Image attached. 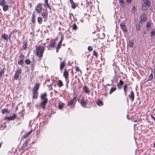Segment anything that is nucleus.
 <instances>
[{
	"instance_id": "1",
	"label": "nucleus",
	"mask_w": 155,
	"mask_h": 155,
	"mask_svg": "<svg viewBox=\"0 0 155 155\" xmlns=\"http://www.w3.org/2000/svg\"><path fill=\"white\" fill-rule=\"evenodd\" d=\"M47 95L46 93H44L41 94V100L40 103V107L43 109L45 108V105L47 104L48 99L47 97Z\"/></svg>"
},
{
	"instance_id": "2",
	"label": "nucleus",
	"mask_w": 155,
	"mask_h": 155,
	"mask_svg": "<svg viewBox=\"0 0 155 155\" xmlns=\"http://www.w3.org/2000/svg\"><path fill=\"white\" fill-rule=\"evenodd\" d=\"M36 54L38 58H41L43 56V53L45 51L44 47L42 46H37L36 47Z\"/></svg>"
},
{
	"instance_id": "3",
	"label": "nucleus",
	"mask_w": 155,
	"mask_h": 155,
	"mask_svg": "<svg viewBox=\"0 0 155 155\" xmlns=\"http://www.w3.org/2000/svg\"><path fill=\"white\" fill-rule=\"evenodd\" d=\"M143 1L144 2V3L142 6V10H145L150 6V3L149 2V1Z\"/></svg>"
},
{
	"instance_id": "4",
	"label": "nucleus",
	"mask_w": 155,
	"mask_h": 155,
	"mask_svg": "<svg viewBox=\"0 0 155 155\" xmlns=\"http://www.w3.org/2000/svg\"><path fill=\"white\" fill-rule=\"evenodd\" d=\"M42 5L41 3H38L35 7V10L37 13L41 12L42 10Z\"/></svg>"
},
{
	"instance_id": "5",
	"label": "nucleus",
	"mask_w": 155,
	"mask_h": 155,
	"mask_svg": "<svg viewBox=\"0 0 155 155\" xmlns=\"http://www.w3.org/2000/svg\"><path fill=\"white\" fill-rule=\"evenodd\" d=\"M22 70L20 69H18L16 71L14 76V79L17 80L19 78V74L21 73Z\"/></svg>"
},
{
	"instance_id": "6",
	"label": "nucleus",
	"mask_w": 155,
	"mask_h": 155,
	"mask_svg": "<svg viewBox=\"0 0 155 155\" xmlns=\"http://www.w3.org/2000/svg\"><path fill=\"white\" fill-rule=\"evenodd\" d=\"M83 91L86 94L89 95L90 93V91L89 87L86 86L84 85L83 87Z\"/></svg>"
},
{
	"instance_id": "7",
	"label": "nucleus",
	"mask_w": 155,
	"mask_h": 155,
	"mask_svg": "<svg viewBox=\"0 0 155 155\" xmlns=\"http://www.w3.org/2000/svg\"><path fill=\"white\" fill-rule=\"evenodd\" d=\"M48 13L47 11H45V12H43L41 14V15L43 17V18H44V21H47V19Z\"/></svg>"
},
{
	"instance_id": "8",
	"label": "nucleus",
	"mask_w": 155,
	"mask_h": 155,
	"mask_svg": "<svg viewBox=\"0 0 155 155\" xmlns=\"http://www.w3.org/2000/svg\"><path fill=\"white\" fill-rule=\"evenodd\" d=\"M63 38L62 37H61V39L59 41L58 45L56 47V51L57 53L58 52V51L59 49H60L61 46V44L62 43V40H63Z\"/></svg>"
},
{
	"instance_id": "9",
	"label": "nucleus",
	"mask_w": 155,
	"mask_h": 155,
	"mask_svg": "<svg viewBox=\"0 0 155 155\" xmlns=\"http://www.w3.org/2000/svg\"><path fill=\"white\" fill-rule=\"evenodd\" d=\"M16 117V114H14L11 117H6L5 118V119H7L8 120H13L15 119Z\"/></svg>"
},
{
	"instance_id": "10",
	"label": "nucleus",
	"mask_w": 155,
	"mask_h": 155,
	"mask_svg": "<svg viewBox=\"0 0 155 155\" xmlns=\"http://www.w3.org/2000/svg\"><path fill=\"white\" fill-rule=\"evenodd\" d=\"M76 102V97H74L73 99H72L68 104V105L71 106H74Z\"/></svg>"
},
{
	"instance_id": "11",
	"label": "nucleus",
	"mask_w": 155,
	"mask_h": 155,
	"mask_svg": "<svg viewBox=\"0 0 155 155\" xmlns=\"http://www.w3.org/2000/svg\"><path fill=\"white\" fill-rule=\"evenodd\" d=\"M124 84V82L121 80H120L119 82L117 84V85L118 89H120L122 88V86Z\"/></svg>"
},
{
	"instance_id": "12",
	"label": "nucleus",
	"mask_w": 155,
	"mask_h": 155,
	"mask_svg": "<svg viewBox=\"0 0 155 155\" xmlns=\"http://www.w3.org/2000/svg\"><path fill=\"white\" fill-rule=\"evenodd\" d=\"M80 104L83 107H85L86 105L87 104V102L86 101L84 100V97H83L81 99L80 101Z\"/></svg>"
},
{
	"instance_id": "13",
	"label": "nucleus",
	"mask_w": 155,
	"mask_h": 155,
	"mask_svg": "<svg viewBox=\"0 0 155 155\" xmlns=\"http://www.w3.org/2000/svg\"><path fill=\"white\" fill-rule=\"evenodd\" d=\"M120 26L124 32H126L127 31L125 24L124 23L122 22L120 24Z\"/></svg>"
},
{
	"instance_id": "14",
	"label": "nucleus",
	"mask_w": 155,
	"mask_h": 155,
	"mask_svg": "<svg viewBox=\"0 0 155 155\" xmlns=\"http://www.w3.org/2000/svg\"><path fill=\"white\" fill-rule=\"evenodd\" d=\"M68 76V73L66 69H65L63 73V76L65 78L66 80Z\"/></svg>"
},
{
	"instance_id": "15",
	"label": "nucleus",
	"mask_w": 155,
	"mask_h": 155,
	"mask_svg": "<svg viewBox=\"0 0 155 155\" xmlns=\"http://www.w3.org/2000/svg\"><path fill=\"white\" fill-rule=\"evenodd\" d=\"M129 97L131 99V101H133L134 99V94L132 91H131L130 94L129 95Z\"/></svg>"
},
{
	"instance_id": "16",
	"label": "nucleus",
	"mask_w": 155,
	"mask_h": 155,
	"mask_svg": "<svg viewBox=\"0 0 155 155\" xmlns=\"http://www.w3.org/2000/svg\"><path fill=\"white\" fill-rule=\"evenodd\" d=\"M9 37L7 35L5 34H3L2 36V38L6 41H8Z\"/></svg>"
},
{
	"instance_id": "17",
	"label": "nucleus",
	"mask_w": 155,
	"mask_h": 155,
	"mask_svg": "<svg viewBox=\"0 0 155 155\" xmlns=\"http://www.w3.org/2000/svg\"><path fill=\"white\" fill-rule=\"evenodd\" d=\"M40 86V84H36L35 86H34L33 91H38V90L39 89Z\"/></svg>"
},
{
	"instance_id": "18",
	"label": "nucleus",
	"mask_w": 155,
	"mask_h": 155,
	"mask_svg": "<svg viewBox=\"0 0 155 155\" xmlns=\"http://www.w3.org/2000/svg\"><path fill=\"white\" fill-rule=\"evenodd\" d=\"M2 114L5 113L9 114L10 113V111L7 109H2Z\"/></svg>"
},
{
	"instance_id": "19",
	"label": "nucleus",
	"mask_w": 155,
	"mask_h": 155,
	"mask_svg": "<svg viewBox=\"0 0 155 155\" xmlns=\"http://www.w3.org/2000/svg\"><path fill=\"white\" fill-rule=\"evenodd\" d=\"M33 99H36L38 94V91H33Z\"/></svg>"
},
{
	"instance_id": "20",
	"label": "nucleus",
	"mask_w": 155,
	"mask_h": 155,
	"mask_svg": "<svg viewBox=\"0 0 155 155\" xmlns=\"http://www.w3.org/2000/svg\"><path fill=\"white\" fill-rule=\"evenodd\" d=\"M127 84H126L123 87V89L124 91V94L125 96L127 95V91L128 90L127 87Z\"/></svg>"
},
{
	"instance_id": "21",
	"label": "nucleus",
	"mask_w": 155,
	"mask_h": 155,
	"mask_svg": "<svg viewBox=\"0 0 155 155\" xmlns=\"http://www.w3.org/2000/svg\"><path fill=\"white\" fill-rule=\"evenodd\" d=\"M65 65V62L64 61H63L60 63V68L61 70L63 68Z\"/></svg>"
},
{
	"instance_id": "22",
	"label": "nucleus",
	"mask_w": 155,
	"mask_h": 155,
	"mask_svg": "<svg viewBox=\"0 0 155 155\" xmlns=\"http://www.w3.org/2000/svg\"><path fill=\"white\" fill-rule=\"evenodd\" d=\"M70 2L71 4L72 8L74 9L76 7V4L74 3L73 0H70Z\"/></svg>"
},
{
	"instance_id": "23",
	"label": "nucleus",
	"mask_w": 155,
	"mask_h": 155,
	"mask_svg": "<svg viewBox=\"0 0 155 155\" xmlns=\"http://www.w3.org/2000/svg\"><path fill=\"white\" fill-rule=\"evenodd\" d=\"M141 19L143 21H144L147 20V18L145 15L144 14H143L141 15Z\"/></svg>"
},
{
	"instance_id": "24",
	"label": "nucleus",
	"mask_w": 155,
	"mask_h": 155,
	"mask_svg": "<svg viewBox=\"0 0 155 155\" xmlns=\"http://www.w3.org/2000/svg\"><path fill=\"white\" fill-rule=\"evenodd\" d=\"M146 28L148 31H150L151 29L150 23L149 21H147V23Z\"/></svg>"
},
{
	"instance_id": "25",
	"label": "nucleus",
	"mask_w": 155,
	"mask_h": 155,
	"mask_svg": "<svg viewBox=\"0 0 155 155\" xmlns=\"http://www.w3.org/2000/svg\"><path fill=\"white\" fill-rule=\"evenodd\" d=\"M30 140V139H28L25 140V142L24 143L23 145V146L24 148L28 146V143L29 141Z\"/></svg>"
},
{
	"instance_id": "26",
	"label": "nucleus",
	"mask_w": 155,
	"mask_h": 155,
	"mask_svg": "<svg viewBox=\"0 0 155 155\" xmlns=\"http://www.w3.org/2000/svg\"><path fill=\"white\" fill-rule=\"evenodd\" d=\"M32 131H30L28 132L27 133H26V134H25L23 136V138L24 139H25L26 138V137H28L30 134H31Z\"/></svg>"
},
{
	"instance_id": "27",
	"label": "nucleus",
	"mask_w": 155,
	"mask_h": 155,
	"mask_svg": "<svg viewBox=\"0 0 155 155\" xmlns=\"http://www.w3.org/2000/svg\"><path fill=\"white\" fill-rule=\"evenodd\" d=\"M3 7V10L5 12H6L8 9V6L7 5H4Z\"/></svg>"
},
{
	"instance_id": "28",
	"label": "nucleus",
	"mask_w": 155,
	"mask_h": 155,
	"mask_svg": "<svg viewBox=\"0 0 155 155\" xmlns=\"http://www.w3.org/2000/svg\"><path fill=\"white\" fill-rule=\"evenodd\" d=\"M27 46V44L26 41H24L23 43V45L22 46V49L25 50L26 49Z\"/></svg>"
},
{
	"instance_id": "29",
	"label": "nucleus",
	"mask_w": 155,
	"mask_h": 155,
	"mask_svg": "<svg viewBox=\"0 0 155 155\" xmlns=\"http://www.w3.org/2000/svg\"><path fill=\"white\" fill-rule=\"evenodd\" d=\"M63 85L62 82L61 80H59L58 83V87H61Z\"/></svg>"
},
{
	"instance_id": "30",
	"label": "nucleus",
	"mask_w": 155,
	"mask_h": 155,
	"mask_svg": "<svg viewBox=\"0 0 155 155\" xmlns=\"http://www.w3.org/2000/svg\"><path fill=\"white\" fill-rule=\"evenodd\" d=\"M56 45V43L55 42H53L50 44L48 45V47H50L51 48H54L55 47Z\"/></svg>"
},
{
	"instance_id": "31",
	"label": "nucleus",
	"mask_w": 155,
	"mask_h": 155,
	"mask_svg": "<svg viewBox=\"0 0 155 155\" xmlns=\"http://www.w3.org/2000/svg\"><path fill=\"white\" fill-rule=\"evenodd\" d=\"M134 45V43L133 41H130L129 42V44L128 45V46L130 47H133Z\"/></svg>"
},
{
	"instance_id": "32",
	"label": "nucleus",
	"mask_w": 155,
	"mask_h": 155,
	"mask_svg": "<svg viewBox=\"0 0 155 155\" xmlns=\"http://www.w3.org/2000/svg\"><path fill=\"white\" fill-rule=\"evenodd\" d=\"M117 89L116 87H111L109 92V94H111L113 92L115 91Z\"/></svg>"
},
{
	"instance_id": "33",
	"label": "nucleus",
	"mask_w": 155,
	"mask_h": 155,
	"mask_svg": "<svg viewBox=\"0 0 155 155\" xmlns=\"http://www.w3.org/2000/svg\"><path fill=\"white\" fill-rule=\"evenodd\" d=\"M38 22L39 24H41L42 22V18L41 17H39L38 18Z\"/></svg>"
},
{
	"instance_id": "34",
	"label": "nucleus",
	"mask_w": 155,
	"mask_h": 155,
	"mask_svg": "<svg viewBox=\"0 0 155 155\" xmlns=\"http://www.w3.org/2000/svg\"><path fill=\"white\" fill-rule=\"evenodd\" d=\"M5 3V0H0V6H3Z\"/></svg>"
},
{
	"instance_id": "35",
	"label": "nucleus",
	"mask_w": 155,
	"mask_h": 155,
	"mask_svg": "<svg viewBox=\"0 0 155 155\" xmlns=\"http://www.w3.org/2000/svg\"><path fill=\"white\" fill-rule=\"evenodd\" d=\"M35 15L34 14V13L33 12L32 16V21L33 23H35Z\"/></svg>"
},
{
	"instance_id": "36",
	"label": "nucleus",
	"mask_w": 155,
	"mask_h": 155,
	"mask_svg": "<svg viewBox=\"0 0 155 155\" xmlns=\"http://www.w3.org/2000/svg\"><path fill=\"white\" fill-rule=\"evenodd\" d=\"M155 35V30L154 29L152 30L151 31V37H153V35Z\"/></svg>"
},
{
	"instance_id": "37",
	"label": "nucleus",
	"mask_w": 155,
	"mask_h": 155,
	"mask_svg": "<svg viewBox=\"0 0 155 155\" xmlns=\"http://www.w3.org/2000/svg\"><path fill=\"white\" fill-rule=\"evenodd\" d=\"M153 78V76L152 74H150L149 76V77L148 79V80L149 81H151Z\"/></svg>"
},
{
	"instance_id": "38",
	"label": "nucleus",
	"mask_w": 155,
	"mask_h": 155,
	"mask_svg": "<svg viewBox=\"0 0 155 155\" xmlns=\"http://www.w3.org/2000/svg\"><path fill=\"white\" fill-rule=\"evenodd\" d=\"M24 64L23 60H19L18 62V64L19 65H22Z\"/></svg>"
},
{
	"instance_id": "39",
	"label": "nucleus",
	"mask_w": 155,
	"mask_h": 155,
	"mask_svg": "<svg viewBox=\"0 0 155 155\" xmlns=\"http://www.w3.org/2000/svg\"><path fill=\"white\" fill-rule=\"evenodd\" d=\"M96 104L97 105L100 106H101L102 105V102L101 101H99L97 102H96Z\"/></svg>"
},
{
	"instance_id": "40",
	"label": "nucleus",
	"mask_w": 155,
	"mask_h": 155,
	"mask_svg": "<svg viewBox=\"0 0 155 155\" xmlns=\"http://www.w3.org/2000/svg\"><path fill=\"white\" fill-rule=\"evenodd\" d=\"M19 57H20V58L21 59V60H23L24 59V55L22 53H21L20 54Z\"/></svg>"
},
{
	"instance_id": "41",
	"label": "nucleus",
	"mask_w": 155,
	"mask_h": 155,
	"mask_svg": "<svg viewBox=\"0 0 155 155\" xmlns=\"http://www.w3.org/2000/svg\"><path fill=\"white\" fill-rule=\"evenodd\" d=\"M25 63L26 64H29L30 63V61L29 59H27L25 60Z\"/></svg>"
},
{
	"instance_id": "42",
	"label": "nucleus",
	"mask_w": 155,
	"mask_h": 155,
	"mask_svg": "<svg viewBox=\"0 0 155 155\" xmlns=\"http://www.w3.org/2000/svg\"><path fill=\"white\" fill-rule=\"evenodd\" d=\"M72 28L74 30H75L77 28V26L75 24H74L72 25Z\"/></svg>"
},
{
	"instance_id": "43",
	"label": "nucleus",
	"mask_w": 155,
	"mask_h": 155,
	"mask_svg": "<svg viewBox=\"0 0 155 155\" xmlns=\"http://www.w3.org/2000/svg\"><path fill=\"white\" fill-rule=\"evenodd\" d=\"M140 28L141 26L140 24H137V25L136 28L137 30H139L140 29Z\"/></svg>"
},
{
	"instance_id": "44",
	"label": "nucleus",
	"mask_w": 155,
	"mask_h": 155,
	"mask_svg": "<svg viewBox=\"0 0 155 155\" xmlns=\"http://www.w3.org/2000/svg\"><path fill=\"white\" fill-rule=\"evenodd\" d=\"M93 55H94L96 57H97V52L95 51L94 50L93 51Z\"/></svg>"
},
{
	"instance_id": "45",
	"label": "nucleus",
	"mask_w": 155,
	"mask_h": 155,
	"mask_svg": "<svg viewBox=\"0 0 155 155\" xmlns=\"http://www.w3.org/2000/svg\"><path fill=\"white\" fill-rule=\"evenodd\" d=\"M93 47L92 46H89L88 47L87 49L88 50L90 51H91L93 49Z\"/></svg>"
},
{
	"instance_id": "46",
	"label": "nucleus",
	"mask_w": 155,
	"mask_h": 155,
	"mask_svg": "<svg viewBox=\"0 0 155 155\" xmlns=\"http://www.w3.org/2000/svg\"><path fill=\"white\" fill-rule=\"evenodd\" d=\"M45 4L47 7L49 9L51 10V8L48 4V2L45 3Z\"/></svg>"
},
{
	"instance_id": "47",
	"label": "nucleus",
	"mask_w": 155,
	"mask_h": 155,
	"mask_svg": "<svg viewBox=\"0 0 155 155\" xmlns=\"http://www.w3.org/2000/svg\"><path fill=\"white\" fill-rule=\"evenodd\" d=\"M63 106L61 104H60L58 105V108L59 109H61L63 107Z\"/></svg>"
},
{
	"instance_id": "48",
	"label": "nucleus",
	"mask_w": 155,
	"mask_h": 155,
	"mask_svg": "<svg viewBox=\"0 0 155 155\" xmlns=\"http://www.w3.org/2000/svg\"><path fill=\"white\" fill-rule=\"evenodd\" d=\"M120 5L123 7H124V2H120Z\"/></svg>"
},
{
	"instance_id": "49",
	"label": "nucleus",
	"mask_w": 155,
	"mask_h": 155,
	"mask_svg": "<svg viewBox=\"0 0 155 155\" xmlns=\"http://www.w3.org/2000/svg\"><path fill=\"white\" fill-rule=\"evenodd\" d=\"M75 69L76 71H80V70L78 67H77L75 68Z\"/></svg>"
},
{
	"instance_id": "50",
	"label": "nucleus",
	"mask_w": 155,
	"mask_h": 155,
	"mask_svg": "<svg viewBox=\"0 0 155 155\" xmlns=\"http://www.w3.org/2000/svg\"><path fill=\"white\" fill-rule=\"evenodd\" d=\"M135 6H133V7H132V11L133 12H135Z\"/></svg>"
},
{
	"instance_id": "51",
	"label": "nucleus",
	"mask_w": 155,
	"mask_h": 155,
	"mask_svg": "<svg viewBox=\"0 0 155 155\" xmlns=\"http://www.w3.org/2000/svg\"><path fill=\"white\" fill-rule=\"evenodd\" d=\"M151 117H152V118L153 120L155 121V117H153L152 115H151Z\"/></svg>"
},
{
	"instance_id": "52",
	"label": "nucleus",
	"mask_w": 155,
	"mask_h": 155,
	"mask_svg": "<svg viewBox=\"0 0 155 155\" xmlns=\"http://www.w3.org/2000/svg\"><path fill=\"white\" fill-rule=\"evenodd\" d=\"M89 3L88 2H87L86 3V6L87 7H88L89 6Z\"/></svg>"
},
{
	"instance_id": "53",
	"label": "nucleus",
	"mask_w": 155,
	"mask_h": 155,
	"mask_svg": "<svg viewBox=\"0 0 155 155\" xmlns=\"http://www.w3.org/2000/svg\"><path fill=\"white\" fill-rule=\"evenodd\" d=\"M10 0V2H9V3L10 4L13 3V2L12 0Z\"/></svg>"
},
{
	"instance_id": "54",
	"label": "nucleus",
	"mask_w": 155,
	"mask_h": 155,
	"mask_svg": "<svg viewBox=\"0 0 155 155\" xmlns=\"http://www.w3.org/2000/svg\"><path fill=\"white\" fill-rule=\"evenodd\" d=\"M3 73V72L2 71H1L0 72V78L1 77V76H2V74Z\"/></svg>"
},
{
	"instance_id": "55",
	"label": "nucleus",
	"mask_w": 155,
	"mask_h": 155,
	"mask_svg": "<svg viewBox=\"0 0 155 155\" xmlns=\"http://www.w3.org/2000/svg\"><path fill=\"white\" fill-rule=\"evenodd\" d=\"M119 2H124L123 0H119Z\"/></svg>"
},
{
	"instance_id": "56",
	"label": "nucleus",
	"mask_w": 155,
	"mask_h": 155,
	"mask_svg": "<svg viewBox=\"0 0 155 155\" xmlns=\"http://www.w3.org/2000/svg\"><path fill=\"white\" fill-rule=\"evenodd\" d=\"M132 0H127V1L129 2H130Z\"/></svg>"
},
{
	"instance_id": "57",
	"label": "nucleus",
	"mask_w": 155,
	"mask_h": 155,
	"mask_svg": "<svg viewBox=\"0 0 155 155\" xmlns=\"http://www.w3.org/2000/svg\"><path fill=\"white\" fill-rule=\"evenodd\" d=\"M147 33V32L146 31H143V34H146Z\"/></svg>"
},
{
	"instance_id": "58",
	"label": "nucleus",
	"mask_w": 155,
	"mask_h": 155,
	"mask_svg": "<svg viewBox=\"0 0 155 155\" xmlns=\"http://www.w3.org/2000/svg\"><path fill=\"white\" fill-rule=\"evenodd\" d=\"M45 0V3L48 2V0Z\"/></svg>"
},
{
	"instance_id": "59",
	"label": "nucleus",
	"mask_w": 155,
	"mask_h": 155,
	"mask_svg": "<svg viewBox=\"0 0 155 155\" xmlns=\"http://www.w3.org/2000/svg\"><path fill=\"white\" fill-rule=\"evenodd\" d=\"M153 146H154V147H155V143H154Z\"/></svg>"
},
{
	"instance_id": "60",
	"label": "nucleus",
	"mask_w": 155,
	"mask_h": 155,
	"mask_svg": "<svg viewBox=\"0 0 155 155\" xmlns=\"http://www.w3.org/2000/svg\"><path fill=\"white\" fill-rule=\"evenodd\" d=\"M1 145H2V144L1 143H0V148L1 147Z\"/></svg>"
},
{
	"instance_id": "61",
	"label": "nucleus",
	"mask_w": 155,
	"mask_h": 155,
	"mask_svg": "<svg viewBox=\"0 0 155 155\" xmlns=\"http://www.w3.org/2000/svg\"><path fill=\"white\" fill-rule=\"evenodd\" d=\"M154 73H155V67L154 68Z\"/></svg>"
},
{
	"instance_id": "62",
	"label": "nucleus",
	"mask_w": 155,
	"mask_h": 155,
	"mask_svg": "<svg viewBox=\"0 0 155 155\" xmlns=\"http://www.w3.org/2000/svg\"><path fill=\"white\" fill-rule=\"evenodd\" d=\"M143 1H149V0H143Z\"/></svg>"
},
{
	"instance_id": "63",
	"label": "nucleus",
	"mask_w": 155,
	"mask_h": 155,
	"mask_svg": "<svg viewBox=\"0 0 155 155\" xmlns=\"http://www.w3.org/2000/svg\"><path fill=\"white\" fill-rule=\"evenodd\" d=\"M60 60L61 61L62 60V59L61 58H60Z\"/></svg>"
},
{
	"instance_id": "64",
	"label": "nucleus",
	"mask_w": 155,
	"mask_h": 155,
	"mask_svg": "<svg viewBox=\"0 0 155 155\" xmlns=\"http://www.w3.org/2000/svg\"><path fill=\"white\" fill-rule=\"evenodd\" d=\"M71 15H72L73 16V14L72 13H71Z\"/></svg>"
}]
</instances>
